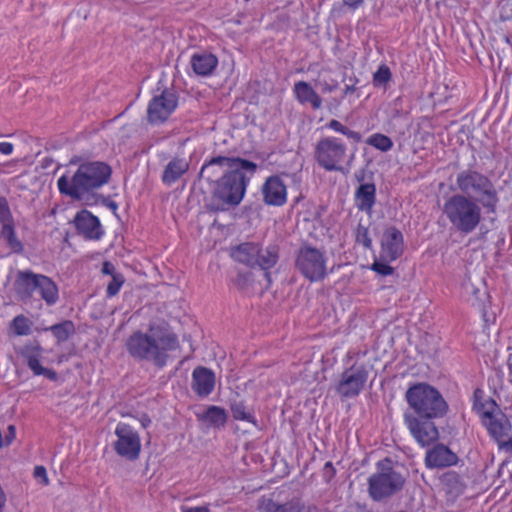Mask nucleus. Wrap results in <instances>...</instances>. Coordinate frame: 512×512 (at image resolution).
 <instances>
[{"mask_svg":"<svg viewBox=\"0 0 512 512\" xmlns=\"http://www.w3.org/2000/svg\"><path fill=\"white\" fill-rule=\"evenodd\" d=\"M178 348L177 337L160 328L150 326L147 332L136 331L126 341V349L130 356L139 360L152 361L163 367L168 353Z\"/></svg>","mask_w":512,"mask_h":512,"instance_id":"f257e3e1","label":"nucleus"},{"mask_svg":"<svg viewBox=\"0 0 512 512\" xmlns=\"http://www.w3.org/2000/svg\"><path fill=\"white\" fill-rule=\"evenodd\" d=\"M111 176V168L104 162L92 161L79 165L72 176L62 175L57 181L61 194L76 200L105 185Z\"/></svg>","mask_w":512,"mask_h":512,"instance_id":"f03ea898","label":"nucleus"},{"mask_svg":"<svg viewBox=\"0 0 512 512\" xmlns=\"http://www.w3.org/2000/svg\"><path fill=\"white\" fill-rule=\"evenodd\" d=\"M256 169L257 164L254 162L253 167L236 165L217 179L212 191V208L216 211H225L240 204Z\"/></svg>","mask_w":512,"mask_h":512,"instance_id":"7ed1b4c3","label":"nucleus"},{"mask_svg":"<svg viewBox=\"0 0 512 512\" xmlns=\"http://www.w3.org/2000/svg\"><path fill=\"white\" fill-rule=\"evenodd\" d=\"M482 208L479 202L464 194H453L443 204L442 212L451 228L460 234L473 233L481 224Z\"/></svg>","mask_w":512,"mask_h":512,"instance_id":"20e7f679","label":"nucleus"},{"mask_svg":"<svg viewBox=\"0 0 512 512\" xmlns=\"http://www.w3.org/2000/svg\"><path fill=\"white\" fill-rule=\"evenodd\" d=\"M455 190L457 194L473 198L488 212H495L499 203V195L491 179L473 168L460 170L456 174Z\"/></svg>","mask_w":512,"mask_h":512,"instance_id":"39448f33","label":"nucleus"},{"mask_svg":"<svg viewBox=\"0 0 512 512\" xmlns=\"http://www.w3.org/2000/svg\"><path fill=\"white\" fill-rule=\"evenodd\" d=\"M406 400L414 415L427 419L443 417L448 410L440 392L426 383L411 386L406 392Z\"/></svg>","mask_w":512,"mask_h":512,"instance_id":"423d86ee","label":"nucleus"},{"mask_svg":"<svg viewBox=\"0 0 512 512\" xmlns=\"http://www.w3.org/2000/svg\"><path fill=\"white\" fill-rule=\"evenodd\" d=\"M376 469V472L368 478V492L373 500L381 501L402 489L405 479L394 470L390 459L378 461Z\"/></svg>","mask_w":512,"mask_h":512,"instance_id":"0eeeda50","label":"nucleus"},{"mask_svg":"<svg viewBox=\"0 0 512 512\" xmlns=\"http://www.w3.org/2000/svg\"><path fill=\"white\" fill-rule=\"evenodd\" d=\"M15 291L22 299L31 298L37 291L45 303L52 306L59 300V290L56 283L43 274L32 271H19L14 283Z\"/></svg>","mask_w":512,"mask_h":512,"instance_id":"6e6552de","label":"nucleus"},{"mask_svg":"<svg viewBox=\"0 0 512 512\" xmlns=\"http://www.w3.org/2000/svg\"><path fill=\"white\" fill-rule=\"evenodd\" d=\"M314 157L317 164L324 170L344 173V164L348 157L347 146L342 139L327 136L317 142Z\"/></svg>","mask_w":512,"mask_h":512,"instance_id":"1a4fd4ad","label":"nucleus"},{"mask_svg":"<svg viewBox=\"0 0 512 512\" xmlns=\"http://www.w3.org/2000/svg\"><path fill=\"white\" fill-rule=\"evenodd\" d=\"M16 353L23 359L34 376H44L51 381L58 379L57 372L48 367L52 361L44 356L45 349L38 341L26 342L16 349Z\"/></svg>","mask_w":512,"mask_h":512,"instance_id":"9d476101","label":"nucleus"},{"mask_svg":"<svg viewBox=\"0 0 512 512\" xmlns=\"http://www.w3.org/2000/svg\"><path fill=\"white\" fill-rule=\"evenodd\" d=\"M296 268L311 282H317L327 275V258L317 248L311 246L301 247L296 256Z\"/></svg>","mask_w":512,"mask_h":512,"instance_id":"9b49d317","label":"nucleus"},{"mask_svg":"<svg viewBox=\"0 0 512 512\" xmlns=\"http://www.w3.org/2000/svg\"><path fill=\"white\" fill-rule=\"evenodd\" d=\"M116 440L113 449L120 457L135 461L141 452V439L137 431L127 423L119 422L114 430Z\"/></svg>","mask_w":512,"mask_h":512,"instance_id":"f8f14e48","label":"nucleus"},{"mask_svg":"<svg viewBox=\"0 0 512 512\" xmlns=\"http://www.w3.org/2000/svg\"><path fill=\"white\" fill-rule=\"evenodd\" d=\"M404 423L421 447L429 446L439 438V431L431 419L405 413Z\"/></svg>","mask_w":512,"mask_h":512,"instance_id":"ddd939ff","label":"nucleus"},{"mask_svg":"<svg viewBox=\"0 0 512 512\" xmlns=\"http://www.w3.org/2000/svg\"><path fill=\"white\" fill-rule=\"evenodd\" d=\"M178 105V97L172 90H163L154 95L147 107V118L151 124L163 123L174 112Z\"/></svg>","mask_w":512,"mask_h":512,"instance_id":"4468645a","label":"nucleus"},{"mask_svg":"<svg viewBox=\"0 0 512 512\" xmlns=\"http://www.w3.org/2000/svg\"><path fill=\"white\" fill-rule=\"evenodd\" d=\"M368 370L364 365H352L346 369L337 385V392L343 398H352L360 394L367 379Z\"/></svg>","mask_w":512,"mask_h":512,"instance_id":"2eb2a0df","label":"nucleus"},{"mask_svg":"<svg viewBox=\"0 0 512 512\" xmlns=\"http://www.w3.org/2000/svg\"><path fill=\"white\" fill-rule=\"evenodd\" d=\"M236 165H246L253 167V162L241 158L217 156L206 161L200 169V177L212 182L220 174L224 175L227 171L232 170Z\"/></svg>","mask_w":512,"mask_h":512,"instance_id":"dca6fc26","label":"nucleus"},{"mask_svg":"<svg viewBox=\"0 0 512 512\" xmlns=\"http://www.w3.org/2000/svg\"><path fill=\"white\" fill-rule=\"evenodd\" d=\"M73 222L77 233L87 240L98 241L105 233L98 217L86 209L79 211Z\"/></svg>","mask_w":512,"mask_h":512,"instance_id":"f3484780","label":"nucleus"},{"mask_svg":"<svg viewBox=\"0 0 512 512\" xmlns=\"http://www.w3.org/2000/svg\"><path fill=\"white\" fill-rule=\"evenodd\" d=\"M403 252V235L395 227L387 228L381 239L380 258L386 262L396 260Z\"/></svg>","mask_w":512,"mask_h":512,"instance_id":"a211bd4d","label":"nucleus"},{"mask_svg":"<svg viewBox=\"0 0 512 512\" xmlns=\"http://www.w3.org/2000/svg\"><path fill=\"white\" fill-rule=\"evenodd\" d=\"M262 195L265 204L282 206L287 200V189L280 177L271 176L262 186Z\"/></svg>","mask_w":512,"mask_h":512,"instance_id":"6ab92c4d","label":"nucleus"},{"mask_svg":"<svg viewBox=\"0 0 512 512\" xmlns=\"http://www.w3.org/2000/svg\"><path fill=\"white\" fill-rule=\"evenodd\" d=\"M457 456L447 446L438 444L426 452L425 465L428 468H444L455 465Z\"/></svg>","mask_w":512,"mask_h":512,"instance_id":"aec40b11","label":"nucleus"},{"mask_svg":"<svg viewBox=\"0 0 512 512\" xmlns=\"http://www.w3.org/2000/svg\"><path fill=\"white\" fill-rule=\"evenodd\" d=\"M215 386L214 373L205 367H197L192 372V389L199 397H206Z\"/></svg>","mask_w":512,"mask_h":512,"instance_id":"412c9836","label":"nucleus"},{"mask_svg":"<svg viewBox=\"0 0 512 512\" xmlns=\"http://www.w3.org/2000/svg\"><path fill=\"white\" fill-rule=\"evenodd\" d=\"M293 94L295 99L301 105H309L314 110H318L322 107V98L308 82H295L293 86Z\"/></svg>","mask_w":512,"mask_h":512,"instance_id":"4be33fe9","label":"nucleus"},{"mask_svg":"<svg viewBox=\"0 0 512 512\" xmlns=\"http://www.w3.org/2000/svg\"><path fill=\"white\" fill-rule=\"evenodd\" d=\"M483 426L487 429L488 434L496 441L500 438H506L510 435L512 426L510 421L502 411L494 416L484 420Z\"/></svg>","mask_w":512,"mask_h":512,"instance_id":"5701e85b","label":"nucleus"},{"mask_svg":"<svg viewBox=\"0 0 512 512\" xmlns=\"http://www.w3.org/2000/svg\"><path fill=\"white\" fill-rule=\"evenodd\" d=\"M473 409L480 416L481 422L501 411L496 401L486 398L484 391L479 388L473 392Z\"/></svg>","mask_w":512,"mask_h":512,"instance_id":"b1692460","label":"nucleus"},{"mask_svg":"<svg viewBox=\"0 0 512 512\" xmlns=\"http://www.w3.org/2000/svg\"><path fill=\"white\" fill-rule=\"evenodd\" d=\"M191 67L199 76L211 75L218 65L217 57L205 51L194 53L191 56Z\"/></svg>","mask_w":512,"mask_h":512,"instance_id":"393cba45","label":"nucleus"},{"mask_svg":"<svg viewBox=\"0 0 512 512\" xmlns=\"http://www.w3.org/2000/svg\"><path fill=\"white\" fill-rule=\"evenodd\" d=\"M189 169V162L185 158L175 157L165 166L161 180L165 185L171 186L178 181Z\"/></svg>","mask_w":512,"mask_h":512,"instance_id":"a878e982","label":"nucleus"},{"mask_svg":"<svg viewBox=\"0 0 512 512\" xmlns=\"http://www.w3.org/2000/svg\"><path fill=\"white\" fill-rule=\"evenodd\" d=\"M376 187L372 183L361 184L355 192L356 206L359 210L370 213L375 204Z\"/></svg>","mask_w":512,"mask_h":512,"instance_id":"bb28decb","label":"nucleus"},{"mask_svg":"<svg viewBox=\"0 0 512 512\" xmlns=\"http://www.w3.org/2000/svg\"><path fill=\"white\" fill-rule=\"evenodd\" d=\"M101 272L103 275L110 276V280L107 282L106 294L108 297H114L119 293L125 282L123 274L117 271L114 264L109 261L103 263Z\"/></svg>","mask_w":512,"mask_h":512,"instance_id":"cd10ccee","label":"nucleus"},{"mask_svg":"<svg viewBox=\"0 0 512 512\" xmlns=\"http://www.w3.org/2000/svg\"><path fill=\"white\" fill-rule=\"evenodd\" d=\"M232 257L248 266H255L259 256V246L255 243H242L233 249Z\"/></svg>","mask_w":512,"mask_h":512,"instance_id":"c85d7f7f","label":"nucleus"},{"mask_svg":"<svg viewBox=\"0 0 512 512\" xmlns=\"http://www.w3.org/2000/svg\"><path fill=\"white\" fill-rule=\"evenodd\" d=\"M259 512H303V505L299 500H291L280 504L267 499L259 504Z\"/></svg>","mask_w":512,"mask_h":512,"instance_id":"c756f323","label":"nucleus"},{"mask_svg":"<svg viewBox=\"0 0 512 512\" xmlns=\"http://www.w3.org/2000/svg\"><path fill=\"white\" fill-rule=\"evenodd\" d=\"M278 257V248L274 245H270L264 250L259 248V256L256 265L263 270L270 269L277 263Z\"/></svg>","mask_w":512,"mask_h":512,"instance_id":"7c9ffc66","label":"nucleus"},{"mask_svg":"<svg viewBox=\"0 0 512 512\" xmlns=\"http://www.w3.org/2000/svg\"><path fill=\"white\" fill-rule=\"evenodd\" d=\"M201 420L209 423L214 427L223 426L227 420L226 412L218 406H210L200 417Z\"/></svg>","mask_w":512,"mask_h":512,"instance_id":"2f4dec72","label":"nucleus"},{"mask_svg":"<svg viewBox=\"0 0 512 512\" xmlns=\"http://www.w3.org/2000/svg\"><path fill=\"white\" fill-rule=\"evenodd\" d=\"M10 330L16 336H28L32 332V322L24 315H18L10 323Z\"/></svg>","mask_w":512,"mask_h":512,"instance_id":"473e14b6","label":"nucleus"},{"mask_svg":"<svg viewBox=\"0 0 512 512\" xmlns=\"http://www.w3.org/2000/svg\"><path fill=\"white\" fill-rule=\"evenodd\" d=\"M46 330H50L56 337L58 343L68 340V338L74 333V324L71 321H64L59 324L52 325Z\"/></svg>","mask_w":512,"mask_h":512,"instance_id":"72a5a7b5","label":"nucleus"},{"mask_svg":"<svg viewBox=\"0 0 512 512\" xmlns=\"http://www.w3.org/2000/svg\"><path fill=\"white\" fill-rule=\"evenodd\" d=\"M366 143L381 152H388L393 147V141L390 137L381 134L374 133L366 139Z\"/></svg>","mask_w":512,"mask_h":512,"instance_id":"f704fd0d","label":"nucleus"},{"mask_svg":"<svg viewBox=\"0 0 512 512\" xmlns=\"http://www.w3.org/2000/svg\"><path fill=\"white\" fill-rule=\"evenodd\" d=\"M232 415L235 420L246 421L256 425L254 415L246 408L243 403H235L231 407Z\"/></svg>","mask_w":512,"mask_h":512,"instance_id":"c9c22d12","label":"nucleus"},{"mask_svg":"<svg viewBox=\"0 0 512 512\" xmlns=\"http://www.w3.org/2000/svg\"><path fill=\"white\" fill-rule=\"evenodd\" d=\"M0 237L6 241L13 250L22 248L20 241L15 237L14 229L9 224H4L0 231Z\"/></svg>","mask_w":512,"mask_h":512,"instance_id":"e433bc0d","label":"nucleus"},{"mask_svg":"<svg viewBox=\"0 0 512 512\" xmlns=\"http://www.w3.org/2000/svg\"><path fill=\"white\" fill-rule=\"evenodd\" d=\"M391 71L388 66L381 65L373 75L374 86H384L391 80Z\"/></svg>","mask_w":512,"mask_h":512,"instance_id":"4c0bfd02","label":"nucleus"},{"mask_svg":"<svg viewBox=\"0 0 512 512\" xmlns=\"http://www.w3.org/2000/svg\"><path fill=\"white\" fill-rule=\"evenodd\" d=\"M356 241L358 243L362 244L365 248L371 247L372 241L369 236L368 228H366L362 225L358 226L357 233H356Z\"/></svg>","mask_w":512,"mask_h":512,"instance_id":"58836bf2","label":"nucleus"},{"mask_svg":"<svg viewBox=\"0 0 512 512\" xmlns=\"http://www.w3.org/2000/svg\"><path fill=\"white\" fill-rule=\"evenodd\" d=\"M388 262L382 260L380 258V260L378 261H375L373 264H372V267L371 269L373 271H375L376 273L382 275V276H388V275H391L393 273V268L387 264Z\"/></svg>","mask_w":512,"mask_h":512,"instance_id":"ea45409f","label":"nucleus"},{"mask_svg":"<svg viewBox=\"0 0 512 512\" xmlns=\"http://www.w3.org/2000/svg\"><path fill=\"white\" fill-rule=\"evenodd\" d=\"M319 84L321 86L322 92L331 93L338 88V81L336 79H320Z\"/></svg>","mask_w":512,"mask_h":512,"instance_id":"a19ab883","label":"nucleus"},{"mask_svg":"<svg viewBox=\"0 0 512 512\" xmlns=\"http://www.w3.org/2000/svg\"><path fill=\"white\" fill-rule=\"evenodd\" d=\"M34 477L37 481H39L43 485L49 484V479L47 476V471L44 466H36L34 469Z\"/></svg>","mask_w":512,"mask_h":512,"instance_id":"79ce46f5","label":"nucleus"},{"mask_svg":"<svg viewBox=\"0 0 512 512\" xmlns=\"http://www.w3.org/2000/svg\"><path fill=\"white\" fill-rule=\"evenodd\" d=\"M496 443L500 450L512 455V437L497 439Z\"/></svg>","mask_w":512,"mask_h":512,"instance_id":"37998d69","label":"nucleus"},{"mask_svg":"<svg viewBox=\"0 0 512 512\" xmlns=\"http://www.w3.org/2000/svg\"><path fill=\"white\" fill-rule=\"evenodd\" d=\"M16 437V428L14 425H9L7 428V432L3 439V445H10Z\"/></svg>","mask_w":512,"mask_h":512,"instance_id":"c03bdc74","label":"nucleus"},{"mask_svg":"<svg viewBox=\"0 0 512 512\" xmlns=\"http://www.w3.org/2000/svg\"><path fill=\"white\" fill-rule=\"evenodd\" d=\"M326 127L335 132H338L340 134H343V132H345V128H346V126H344L341 122H339L338 120H335V119H332L331 121H329L327 123Z\"/></svg>","mask_w":512,"mask_h":512,"instance_id":"a18cd8bd","label":"nucleus"},{"mask_svg":"<svg viewBox=\"0 0 512 512\" xmlns=\"http://www.w3.org/2000/svg\"><path fill=\"white\" fill-rule=\"evenodd\" d=\"M344 136L347 138L353 140L354 142L358 143L361 141L362 136L359 132L349 129L348 127L345 128V132H343Z\"/></svg>","mask_w":512,"mask_h":512,"instance_id":"49530a36","label":"nucleus"},{"mask_svg":"<svg viewBox=\"0 0 512 512\" xmlns=\"http://www.w3.org/2000/svg\"><path fill=\"white\" fill-rule=\"evenodd\" d=\"M14 146L10 142H0V153L10 155L13 153Z\"/></svg>","mask_w":512,"mask_h":512,"instance_id":"de8ad7c7","label":"nucleus"},{"mask_svg":"<svg viewBox=\"0 0 512 512\" xmlns=\"http://www.w3.org/2000/svg\"><path fill=\"white\" fill-rule=\"evenodd\" d=\"M181 512H210L208 506L182 507Z\"/></svg>","mask_w":512,"mask_h":512,"instance_id":"09e8293b","label":"nucleus"},{"mask_svg":"<svg viewBox=\"0 0 512 512\" xmlns=\"http://www.w3.org/2000/svg\"><path fill=\"white\" fill-rule=\"evenodd\" d=\"M138 420L143 428H147L151 424V419L146 414H142Z\"/></svg>","mask_w":512,"mask_h":512,"instance_id":"8fccbe9b","label":"nucleus"},{"mask_svg":"<svg viewBox=\"0 0 512 512\" xmlns=\"http://www.w3.org/2000/svg\"><path fill=\"white\" fill-rule=\"evenodd\" d=\"M324 473L325 475H329L332 477L335 474V469L331 462H327L324 466Z\"/></svg>","mask_w":512,"mask_h":512,"instance_id":"3c124183","label":"nucleus"},{"mask_svg":"<svg viewBox=\"0 0 512 512\" xmlns=\"http://www.w3.org/2000/svg\"><path fill=\"white\" fill-rule=\"evenodd\" d=\"M362 0H344V3L350 7L357 8Z\"/></svg>","mask_w":512,"mask_h":512,"instance_id":"603ef678","label":"nucleus"},{"mask_svg":"<svg viewBox=\"0 0 512 512\" xmlns=\"http://www.w3.org/2000/svg\"><path fill=\"white\" fill-rule=\"evenodd\" d=\"M356 90L355 85H346L343 90V95L346 96L350 93H353Z\"/></svg>","mask_w":512,"mask_h":512,"instance_id":"864d4df0","label":"nucleus"},{"mask_svg":"<svg viewBox=\"0 0 512 512\" xmlns=\"http://www.w3.org/2000/svg\"><path fill=\"white\" fill-rule=\"evenodd\" d=\"M5 210V202L2 198H0V214H2Z\"/></svg>","mask_w":512,"mask_h":512,"instance_id":"5fc2aeb1","label":"nucleus"},{"mask_svg":"<svg viewBox=\"0 0 512 512\" xmlns=\"http://www.w3.org/2000/svg\"><path fill=\"white\" fill-rule=\"evenodd\" d=\"M327 72H330V69H328V68H323V69L321 70V72H320V77H321L323 74L327 73Z\"/></svg>","mask_w":512,"mask_h":512,"instance_id":"6e6d98bb","label":"nucleus"}]
</instances>
